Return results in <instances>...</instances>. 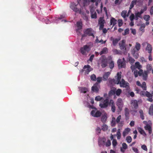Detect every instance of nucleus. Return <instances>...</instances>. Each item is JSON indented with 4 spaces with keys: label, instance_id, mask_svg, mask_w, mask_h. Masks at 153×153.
<instances>
[{
    "label": "nucleus",
    "instance_id": "nucleus-1",
    "mask_svg": "<svg viewBox=\"0 0 153 153\" xmlns=\"http://www.w3.org/2000/svg\"><path fill=\"white\" fill-rule=\"evenodd\" d=\"M121 72H118L117 73V80L116 82V84L120 85V86L121 87L126 88L129 86V83L125 81L123 79L120 80L121 78Z\"/></svg>",
    "mask_w": 153,
    "mask_h": 153
},
{
    "label": "nucleus",
    "instance_id": "nucleus-2",
    "mask_svg": "<svg viewBox=\"0 0 153 153\" xmlns=\"http://www.w3.org/2000/svg\"><path fill=\"white\" fill-rule=\"evenodd\" d=\"M70 7L73 11L76 13H81L82 7L78 2L72 3L70 5Z\"/></svg>",
    "mask_w": 153,
    "mask_h": 153
},
{
    "label": "nucleus",
    "instance_id": "nucleus-3",
    "mask_svg": "<svg viewBox=\"0 0 153 153\" xmlns=\"http://www.w3.org/2000/svg\"><path fill=\"white\" fill-rule=\"evenodd\" d=\"M141 45L140 43H136L134 48H132L131 50V54L135 58H137L139 56L138 51L140 50Z\"/></svg>",
    "mask_w": 153,
    "mask_h": 153
},
{
    "label": "nucleus",
    "instance_id": "nucleus-4",
    "mask_svg": "<svg viewBox=\"0 0 153 153\" xmlns=\"http://www.w3.org/2000/svg\"><path fill=\"white\" fill-rule=\"evenodd\" d=\"M95 33V32L92 29L89 28L87 29L84 31L82 36H85L88 35L89 36H91L93 38H94V34Z\"/></svg>",
    "mask_w": 153,
    "mask_h": 153
},
{
    "label": "nucleus",
    "instance_id": "nucleus-5",
    "mask_svg": "<svg viewBox=\"0 0 153 153\" xmlns=\"http://www.w3.org/2000/svg\"><path fill=\"white\" fill-rule=\"evenodd\" d=\"M98 64H100L102 68L106 67L107 65V61L106 58L104 57H101L99 59Z\"/></svg>",
    "mask_w": 153,
    "mask_h": 153
},
{
    "label": "nucleus",
    "instance_id": "nucleus-6",
    "mask_svg": "<svg viewBox=\"0 0 153 153\" xmlns=\"http://www.w3.org/2000/svg\"><path fill=\"white\" fill-rule=\"evenodd\" d=\"M109 105V100L108 99L102 100L99 104L100 107L101 108H106L108 107Z\"/></svg>",
    "mask_w": 153,
    "mask_h": 153
},
{
    "label": "nucleus",
    "instance_id": "nucleus-7",
    "mask_svg": "<svg viewBox=\"0 0 153 153\" xmlns=\"http://www.w3.org/2000/svg\"><path fill=\"white\" fill-rule=\"evenodd\" d=\"M140 93L143 96H146L148 98L147 99V100L150 102H152L153 101L152 95L149 92L147 91L145 92L142 91Z\"/></svg>",
    "mask_w": 153,
    "mask_h": 153
},
{
    "label": "nucleus",
    "instance_id": "nucleus-8",
    "mask_svg": "<svg viewBox=\"0 0 153 153\" xmlns=\"http://www.w3.org/2000/svg\"><path fill=\"white\" fill-rule=\"evenodd\" d=\"M92 70V68L89 65H85L83 69L81 71V72H84L85 75L88 74L89 72Z\"/></svg>",
    "mask_w": 153,
    "mask_h": 153
},
{
    "label": "nucleus",
    "instance_id": "nucleus-9",
    "mask_svg": "<svg viewBox=\"0 0 153 153\" xmlns=\"http://www.w3.org/2000/svg\"><path fill=\"white\" fill-rule=\"evenodd\" d=\"M91 115L94 117H100L101 115V112L96 109L93 110L91 112Z\"/></svg>",
    "mask_w": 153,
    "mask_h": 153
},
{
    "label": "nucleus",
    "instance_id": "nucleus-10",
    "mask_svg": "<svg viewBox=\"0 0 153 153\" xmlns=\"http://www.w3.org/2000/svg\"><path fill=\"white\" fill-rule=\"evenodd\" d=\"M90 49L89 47L87 45H85L80 49L81 53L83 55H86V52H88L90 50Z\"/></svg>",
    "mask_w": 153,
    "mask_h": 153
},
{
    "label": "nucleus",
    "instance_id": "nucleus-11",
    "mask_svg": "<svg viewBox=\"0 0 153 153\" xmlns=\"http://www.w3.org/2000/svg\"><path fill=\"white\" fill-rule=\"evenodd\" d=\"M143 123L146 125V126L144 127L145 130L148 131L149 133L151 134L152 132L151 124H147V122L146 121H144Z\"/></svg>",
    "mask_w": 153,
    "mask_h": 153
},
{
    "label": "nucleus",
    "instance_id": "nucleus-12",
    "mask_svg": "<svg viewBox=\"0 0 153 153\" xmlns=\"http://www.w3.org/2000/svg\"><path fill=\"white\" fill-rule=\"evenodd\" d=\"M116 105L118 106L119 109L121 110L123 106V103L122 100L121 98H119L116 102Z\"/></svg>",
    "mask_w": 153,
    "mask_h": 153
},
{
    "label": "nucleus",
    "instance_id": "nucleus-13",
    "mask_svg": "<svg viewBox=\"0 0 153 153\" xmlns=\"http://www.w3.org/2000/svg\"><path fill=\"white\" fill-rule=\"evenodd\" d=\"M125 43H126V41L125 40H122V41H121L119 44V45L120 46V48L121 50H123L124 49H125V52H126L127 51V49L126 48L125 46ZM129 49V48L127 50V51Z\"/></svg>",
    "mask_w": 153,
    "mask_h": 153
},
{
    "label": "nucleus",
    "instance_id": "nucleus-14",
    "mask_svg": "<svg viewBox=\"0 0 153 153\" xmlns=\"http://www.w3.org/2000/svg\"><path fill=\"white\" fill-rule=\"evenodd\" d=\"M100 88V84L97 83H96L92 87L91 90L94 92H97L98 91Z\"/></svg>",
    "mask_w": 153,
    "mask_h": 153
},
{
    "label": "nucleus",
    "instance_id": "nucleus-15",
    "mask_svg": "<svg viewBox=\"0 0 153 153\" xmlns=\"http://www.w3.org/2000/svg\"><path fill=\"white\" fill-rule=\"evenodd\" d=\"M105 21L103 18L100 17V18L98 21V24L100 25V30H102L104 27V23Z\"/></svg>",
    "mask_w": 153,
    "mask_h": 153
},
{
    "label": "nucleus",
    "instance_id": "nucleus-16",
    "mask_svg": "<svg viewBox=\"0 0 153 153\" xmlns=\"http://www.w3.org/2000/svg\"><path fill=\"white\" fill-rule=\"evenodd\" d=\"M117 64L119 68H123L125 66V62L122 61L121 59H119L118 60Z\"/></svg>",
    "mask_w": 153,
    "mask_h": 153
},
{
    "label": "nucleus",
    "instance_id": "nucleus-17",
    "mask_svg": "<svg viewBox=\"0 0 153 153\" xmlns=\"http://www.w3.org/2000/svg\"><path fill=\"white\" fill-rule=\"evenodd\" d=\"M139 100L137 101L136 100H133L131 101V104L135 109H137L138 107V103Z\"/></svg>",
    "mask_w": 153,
    "mask_h": 153
},
{
    "label": "nucleus",
    "instance_id": "nucleus-18",
    "mask_svg": "<svg viewBox=\"0 0 153 153\" xmlns=\"http://www.w3.org/2000/svg\"><path fill=\"white\" fill-rule=\"evenodd\" d=\"M109 105L111 106V110L113 112H114L115 111V107L114 102L113 100H111L109 102Z\"/></svg>",
    "mask_w": 153,
    "mask_h": 153
},
{
    "label": "nucleus",
    "instance_id": "nucleus-19",
    "mask_svg": "<svg viewBox=\"0 0 153 153\" xmlns=\"http://www.w3.org/2000/svg\"><path fill=\"white\" fill-rule=\"evenodd\" d=\"M110 74L111 72H105L102 77L103 80L104 81H106Z\"/></svg>",
    "mask_w": 153,
    "mask_h": 153
},
{
    "label": "nucleus",
    "instance_id": "nucleus-20",
    "mask_svg": "<svg viewBox=\"0 0 153 153\" xmlns=\"http://www.w3.org/2000/svg\"><path fill=\"white\" fill-rule=\"evenodd\" d=\"M152 45L149 44H147V46L146 48V50L148 51V52L150 54L152 53Z\"/></svg>",
    "mask_w": 153,
    "mask_h": 153
},
{
    "label": "nucleus",
    "instance_id": "nucleus-21",
    "mask_svg": "<svg viewBox=\"0 0 153 153\" xmlns=\"http://www.w3.org/2000/svg\"><path fill=\"white\" fill-rule=\"evenodd\" d=\"M110 39L111 41H112L113 45L114 46H115L119 40V39H114L112 37H111Z\"/></svg>",
    "mask_w": 153,
    "mask_h": 153
},
{
    "label": "nucleus",
    "instance_id": "nucleus-22",
    "mask_svg": "<svg viewBox=\"0 0 153 153\" xmlns=\"http://www.w3.org/2000/svg\"><path fill=\"white\" fill-rule=\"evenodd\" d=\"M122 147L120 148L121 151L122 152H124L125 150L126 149L128 148V146L126 143H123L122 144Z\"/></svg>",
    "mask_w": 153,
    "mask_h": 153
},
{
    "label": "nucleus",
    "instance_id": "nucleus-23",
    "mask_svg": "<svg viewBox=\"0 0 153 153\" xmlns=\"http://www.w3.org/2000/svg\"><path fill=\"white\" fill-rule=\"evenodd\" d=\"M78 88L80 93H85L88 91V89L86 88L79 87Z\"/></svg>",
    "mask_w": 153,
    "mask_h": 153
},
{
    "label": "nucleus",
    "instance_id": "nucleus-24",
    "mask_svg": "<svg viewBox=\"0 0 153 153\" xmlns=\"http://www.w3.org/2000/svg\"><path fill=\"white\" fill-rule=\"evenodd\" d=\"M121 92L122 90L120 89H119L117 90L115 92L114 91L112 90L110 91V93L112 94L115 93L117 95L119 96L120 95Z\"/></svg>",
    "mask_w": 153,
    "mask_h": 153
},
{
    "label": "nucleus",
    "instance_id": "nucleus-25",
    "mask_svg": "<svg viewBox=\"0 0 153 153\" xmlns=\"http://www.w3.org/2000/svg\"><path fill=\"white\" fill-rule=\"evenodd\" d=\"M130 131V128H126L123 131V135L124 137L126 135H127Z\"/></svg>",
    "mask_w": 153,
    "mask_h": 153
},
{
    "label": "nucleus",
    "instance_id": "nucleus-26",
    "mask_svg": "<svg viewBox=\"0 0 153 153\" xmlns=\"http://www.w3.org/2000/svg\"><path fill=\"white\" fill-rule=\"evenodd\" d=\"M149 73L148 72L146 71L143 72V78L144 80H146L147 79L148 77V74Z\"/></svg>",
    "mask_w": 153,
    "mask_h": 153
},
{
    "label": "nucleus",
    "instance_id": "nucleus-27",
    "mask_svg": "<svg viewBox=\"0 0 153 153\" xmlns=\"http://www.w3.org/2000/svg\"><path fill=\"white\" fill-rule=\"evenodd\" d=\"M115 79L109 78L108 79V80L109 83L111 84H113L114 83L116 84V82L117 81V75H116V76H115Z\"/></svg>",
    "mask_w": 153,
    "mask_h": 153
},
{
    "label": "nucleus",
    "instance_id": "nucleus-28",
    "mask_svg": "<svg viewBox=\"0 0 153 153\" xmlns=\"http://www.w3.org/2000/svg\"><path fill=\"white\" fill-rule=\"evenodd\" d=\"M91 17L92 19H96L97 17V14L94 11H91Z\"/></svg>",
    "mask_w": 153,
    "mask_h": 153
},
{
    "label": "nucleus",
    "instance_id": "nucleus-29",
    "mask_svg": "<svg viewBox=\"0 0 153 153\" xmlns=\"http://www.w3.org/2000/svg\"><path fill=\"white\" fill-rule=\"evenodd\" d=\"M108 49L106 47L103 48L102 50V51L100 53V55L106 53L108 52Z\"/></svg>",
    "mask_w": 153,
    "mask_h": 153
},
{
    "label": "nucleus",
    "instance_id": "nucleus-30",
    "mask_svg": "<svg viewBox=\"0 0 153 153\" xmlns=\"http://www.w3.org/2000/svg\"><path fill=\"white\" fill-rule=\"evenodd\" d=\"M129 111L128 108H125V114L126 119H128L129 117Z\"/></svg>",
    "mask_w": 153,
    "mask_h": 153
},
{
    "label": "nucleus",
    "instance_id": "nucleus-31",
    "mask_svg": "<svg viewBox=\"0 0 153 153\" xmlns=\"http://www.w3.org/2000/svg\"><path fill=\"white\" fill-rule=\"evenodd\" d=\"M152 66L150 64H148L146 66V71L150 73V71L152 70Z\"/></svg>",
    "mask_w": 153,
    "mask_h": 153
},
{
    "label": "nucleus",
    "instance_id": "nucleus-32",
    "mask_svg": "<svg viewBox=\"0 0 153 153\" xmlns=\"http://www.w3.org/2000/svg\"><path fill=\"white\" fill-rule=\"evenodd\" d=\"M76 26L78 29L79 30L82 28V22L80 21H78L76 23Z\"/></svg>",
    "mask_w": 153,
    "mask_h": 153
},
{
    "label": "nucleus",
    "instance_id": "nucleus-33",
    "mask_svg": "<svg viewBox=\"0 0 153 153\" xmlns=\"http://www.w3.org/2000/svg\"><path fill=\"white\" fill-rule=\"evenodd\" d=\"M138 131L140 132V133L143 135V136H146V134L144 131L143 130L142 128H139L138 129Z\"/></svg>",
    "mask_w": 153,
    "mask_h": 153
},
{
    "label": "nucleus",
    "instance_id": "nucleus-34",
    "mask_svg": "<svg viewBox=\"0 0 153 153\" xmlns=\"http://www.w3.org/2000/svg\"><path fill=\"white\" fill-rule=\"evenodd\" d=\"M127 11L126 10H123V11L121 13V16L124 19H125L126 17L128 16V15L127 14Z\"/></svg>",
    "mask_w": 153,
    "mask_h": 153
},
{
    "label": "nucleus",
    "instance_id": "nucleus-35",
    "mask_svg": "<svg viewBox=\"0 0 153 153\" xmlns=\"http://www.w3.org/2000/svg\"><path fill=\"white\" fill-rule=\"evenodd\" d=\"M116 22L117 20L114 18H112L110 20V25L114 26L116 23Z\"/></svg>",
    "mask_w": 153,
    "mask_h": 153
},
{
    "label": "nucleus",
    "instance_id": "nucleus-36",
    "mask_svg": "<svg viewBox=\"0 0 153 153\" xmlns=\"http://www.w3.org/2000/svg\"><path fill=\"white\" fill-rule=\"evenodd\" d=\"M134 67V66H132L131 67V68L132 71H134V76L135 77H136L138 76V71L137 70H134L133 69V68Z\"/></svg>",
    "mask_w": 153,
    "mask_h": 153
},
{
    "label": "nucleus",
    "instance_id": "nucleus-37",
    "mask_svg": "<svg viewBox=\"0 0 153 153\" xmlns=\"http://www.w3.org/2000/svg\"><path fill=\"white\" fill-rule=\"evenodd\" d=\"M107 119V114H104L101 117V121L102 122H105L106 120Z\"/></svg>",
    "mask_w": 153,
    "mask_h": 153
},
{
    "label": "nucleus",
    "instance_id": "nucleus-38",
    "mask_svg": "<svg viewBox=\"0 0 153 153\" xmlns=\"http://www.w3.org/2000/svg\"><path fill=\"white\" fill-rule=\"evenodd\" d=\"M128 56V59L130 62L131 63H133L134 62L135 60L132 58L130 56V54L129 53Z\"/></svg>",
    "mask_w": 153,
    "mask_h": 153
},
{
    "label": "nucleus",
    "instance_id": "nucleus-39",
    "mask_svg": "<svg viewBox=\"0 0 153 153\" xmlns=\"http://www.w3.org/2000/svg\"><path fill=\"white\" fill-rule=\"evenodd\" d=\"M112 51L114 54L119 55H121V51L117 49H114Z\"/></svg>",
    "mask_w": 153,
    "mask_h": 153
},
{
    "label": "nucleus",
    "instance_id": "nucleus-40",
    "mask_svg": "<svg viewBox=\"0 0 153 153\" xmlns=\"http://www.w3.org/2000/svg\"><path fill=\"white\" fill-rule=\"evenodd\" d=\"M101 0H87L88 2H96V5L97 6L99 3L100 2Z\"/></svg>",
    "mask_w": 153,
    "mask_h": 153
},
{
    "label": "nucleus",
    "instance_id": "nucleus-41",
    "mask_svg": "<svg viewBox=\"0 0 153 153\" xmlns=\"http://www.w3.org/2000/svg\"><path fill=\"white\" fill-rule=\"evenodd\" d=\"M139 113L140 114V117L143 120L144 119V116L143 111L140 109L139 111Z\"/></svg>",
    "mask_w": 153,
    "mask_h": 153
},
{
    "label": "nucleus",
    "instance_id": "nucleus-42",
    "mask_svg": "<svg viewBox=\"0 0 153 153\" xmlns=\"http://www.w3.org/2000/svg\"><path fill=\"white\" fill-rule=\"evenodd\" d=\"M135 67L138 69H140L141 68V66L140 65V63L139 62H137L135 63Z\"/></svg>",
    "mask_w": 153,
    "mask_h": 153
},
{
    "label": "nucleus",
    "instance_id": "nucleus-43",
    "mask_svg": "<svg viewBox=\"0 0 153 153\" xmlns=\"http://www.w3.org/2000/svg\"><path fill=\"white\" fill-rule=\"evenodd\" d=\"M144 90L146 91V83L144 82L142 84H141V85L140 86Z\"/></svg>",
    "mask_w": 153,
    "mask_h": 153
},
{
    "label": "nucleus",
    "instance_id": "nucleus-44",
    "mask_svg": "<svg viewBox=\"0 0 153 153\" xmlns=\"http://www.w3.org/2000/svg\"><path fill=\"white\" fill-rule=\"evenodd\" d=\"M102 130L103 131H106L107 130L108 127L106 124H103L102 126Z\"/></svg>",
    "mask_w": 153,
    "mask_h": 153
},
{
    "label": "nucleus",
    "instance_id": "nucleus-45",
    "mask_svg": "<svg viewBox=\"0 0 153 153\" xmlns=\"http://www.w3.org/2000/svg\"><path fill=\"white\" fill-rule=\"evenodd\" d=\"M117 136V139H120L121 137V133L120 132V130L118 129L117 130V133L116 135Z\"/></svg>",
    "mask_w": 153,
    "mask_h": 153
},
{
    "label": "nucleus",
    "instance_id": "nucleus-46",
    "mask_svg": "<svg viewBox=\"0 0 153 153\" xmlns=\"http://www.w3.org/2000/svg\"><path fill=\"white\" fill-rule=\"evenodd\" d=\"M145 27V25L143 23L141 25L140 27V30L142 31L143 32H144V28Z\"/></svg>",
    "mask_w": 153,
    "mask_h": 153
},
{
    "label": "nucleus",
    "instance_id": "nucleus-47",
    "mask_svg": "<svg viewBox=\"0 0 153 153\" xmlns=\"http://www.w3.org/2000/svg\"><path fill=\"white\" fill-rule=\"evenodd\" d=\"M103 99L102 97H101L100 96H98L95 97V100L97 101H100Z\"/></svg>",
    "mask_w": 153,
    "mask_h": 153
},
{
    "label": "nucleus",
    "instance_id": "nucleus-48",
    "mask_svg": "<svg viewBox=\"0 0 153 153\" xmlns=\"http://www.w3.org/2000/svg\"><path fill=\"white\" fill-rule=\"evenodd\" d=\"M126 140L127 142L128 143H130L132 141V138L131 136H128L126 138Z\"/></svg>",
    "mask_w": 153,
    "mask_h": 153
},
{
    "label": "nucleus",
    "instance_id": "nucleus-49",
    "mask_svg": "<svg viewBox=\"0 0 153 153\" xmlns=\"http://www.w3.org/2000/svg\"><path fill=\"white\" fill-rule=\"evenodd\" d=\"M65 15H61L60 16V17H59L58 18H56V19H55V20L54 22H56V23H57V21L59 20H60L64 18H65Z\"/></svg>",
    "mask_w": 153,
    "mask_h": 153
},
{
    "label": "nucleus",
    "instance_id": "nucleus-50",
    "mask_svg": "<svg viewBox=\"0 0 153 153\" xmlns=\"http://www.w3.org/2000/svg\"><path fill=\"white\" fill-rule=\"evenodd\" d=\"M150 17L149 15H145L143 16V19L146 21H149V20Z\"/></svg>",
    "mask_w": 153,
    "mask_h": 153
},
{
    "label": "nucleus",
    "instance_id": "nucleus-51",
    "mask_svg": "<svg viewBox=\"0 0 153 153\" xmlns=\"http://www.w3.org/2000/svg\"><path fill=\"white\" fill-rule=\"evenodd\" d=\"M109 68L110 69H112L114 67V63L113 61H111L109 63Z\"/></svg>",
    "mask_w": 153,
    "mask_h": 153
},
{
    "label": "nucleus",
    "instance_id": "nucleus-52",
    "mask_svg": "<svg viewBox=\"0 0 153 153\" xmlns=\"http://www.w3.org/2000/svg\"><path fill=\"white\" fill-rule=\"evenodd\" d=\"M96 76L94 74L92 75L91 76V79L93 81H95L96 80Z\"/></svg>",
    "mask_w": 153,
    "mask_h": 153
},
{
    "label": "nucleus",
    "instance_id": "nucleus-53",
    "mask_svg": "<svg viewBox=\"0 0 153 153\" xmlns=\"http://www.w3.org/2000/svg\"><path fill=\"white\" fill-rule=\"evenodd\" d=\"M147 8L146 6H145L143 7V9H141L140 11V13L142 14L144 12L147 10Z\"/></svg>",
    "mask_w": 153,
    "mask_h": 153
},
{
    "label": "nucleus",
    "instance_id": "nucleus-54",
    "mask_svg": "<svg viewBox=\"0 0 153 153\" xmlns=\"http://www.w3.org/2000/svg\"><path fill=\"white\" fill-rule=\"evenodd\" d=\"M112 145L114 147H115L117 145V143L116 140L113 139L112 141Z\"/></svg>",
    "mask_w": 153,
    "mask_h": 153
},
{
    "label": "nucleus",
    "instance_id": "nucleus-55",
    "mask_svg": "<svg viewBox=\"0 0 153 153\" xmlns=\"http://www.w3.org/2000/svg\"><path fill=\"white\" fill-rule=\"evenodd\" d=\"M135 14V16H137L141 18H142L141 16L142 14L140 13V12H138L137 13H136Z\"/></svg>",
    "mask_w": 153,
    "mask_h": 153
},
{
    "label": "nucleus",
    "instance_id": "nucleus-56",
    "mask_svg": "<svg viewBox=\"0 0 153 153\" xmlns=\"http://www.w3.org/2000/svg\"><path fill=\"white\" fill-rule=\"evenodd\" d=\"M96 79L97 82L99 84L102 81V78L101 77H98Z\"/></svg>",
    "mask_w": 153,
    "mask_h": 153
},
{
    "label": "nucleus",
    "instance_id": "nucleus-57",
    "mask_svg": "<svg viewBox=\"0 0 153 153\" xmlns=\"http://www.w3.org/2000/svg\"><path fill=\"white\" fill-rule=\"evenodd\" d=\"M123 21L122 19H119L118 20V25L119 27H121L123 25Z\"/></svg>",
    "mask_w": 153,
    "mask_h": 153
},
{
    "label": "nucleus",
    "instance_id": "nucleus-58",
    "mask_svg": "<svg viewBox=\"0 0 153 153\" xmlns=\"http://www.w3.org/2000/svg\"><path fill=\"white\" fill-rule=\"evenodd\" d=\"M129 29L128 28H127L125 30L124 33H123V34L124 35H126L128 34L129 33Z\"/></svg>",
    "mask_w": 153,
    "mask_h": 153
},
{
    "label": "nucleus",
    "instance_id": "nucleus-59",
    "mask_svg": "<svg viewBox=\"0 0 153 153\" xmlns=\"http://www.w3.org/2000/svg\"><path fill=\"white\" fill-rule=\"evenodd\" d=\"M101 130L100 128L97 127L96 129V133L97 134H100V133Z\"/></svg>",
    "mask_w": 153,
    "mask_h": 153
},
{
    "label": "nucleus",
    "instance_id": "nucleus-60",
    "mask_svg": "<svg viewBox=\"0 0 153 153\" xmlns=\"http://www.w3.org/2000/svg\"><path fill=\"white\" fill-rule=\"evenodd\" d=\"M111 144V141L110 140H108L106 142V146L107 147L110 146Z\"/></svg>",
    "mask_w": 153,
    "mask_h": 153
},
{
    "label": "nucleus",
    "instance_id": "nucleus-61",
    "mask_svg": "<svg viewBox=\"0 0 153 153\" xmlns=\"http://www.w3.org/2000/svg\"><path fill=\"white\" fill-rule=\"evenodd\" d=\"M121 119V116L120 115H119L118 117H117L116 120V122L117 123H118Z\"/></svg>",
    "mask_w": 153,
    "mask_h": 153
},
{
    "label": "nucleus",
    "instance_id": "nucleus-62",
    "mask_svg": "<svg viewBox=\"0 0 153 153\" xmlns=\"http://www.w3.org/2000/svg\"><path fill=\"white\" fill-rule=\"evenodd\" d=\"M134 14H132L130 16L129 18L131 21H133L134 19Z\"/></svg>",
    "mask_w": 153,
    "mask_h": 153
},
{
    "label": "nucleus",
    "instance_id": "nucleus-63",
    "mask_svg": "<svg viewBox=\"0 0 153 153\" xmlns=\"http://www.w3.org/2000/svg\"><path fill=\"white\" fill-rule=\"evenodd\" d=\"M141 148L145 151H147V149L146 146L145 145H143L141 146Z\"/></svg>",
    "mask_w": 153,
    "mask_h": 153
},
{
    "label": "nucleus",
    "instance_id": "nucleus-64",
    "mask_svg": "<svg viewBox=\"0 0 153 153\" xmlns=\"http://www.w3.org/2000/svg\"><path fill=\"white\" fill-rule=\"evenodd\" d=\"M149 114L150 115H153V110H152V109L151 108H149Z\"/></svg>",
    "mask_w": 153,
    "mask_h": 153
}]
</instances>
